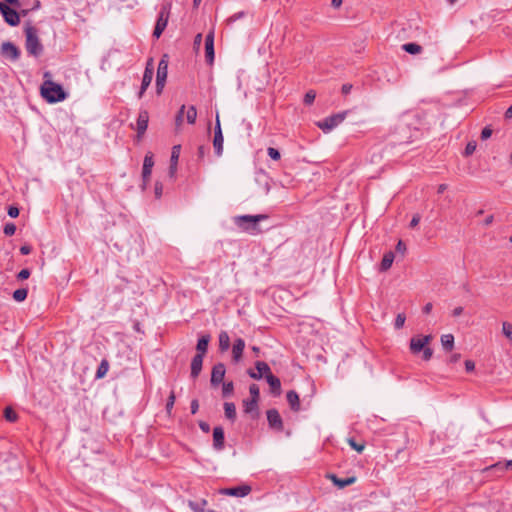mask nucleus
Returning <instances> with one entry per match:
<instances>
[{"label": "nucleus", "instance_id": "nucleus-1", "mask_svg": "<svg viewBox=\"0 0 512 512\" xmlns=\"http://www.w3.org/2000/svg\"><path fill=\"white\" fill-rule=\"evenodd\" d=\"M41 95L48 103H56L65 100L66 93L60 84L52 80H45L41 86Z\"/></svg>", "mask_w": 512, "mask_h": 512}, {"label": "nucleus", "instance_id": "nucleus-2", "mask_svg": "<svg viewBox=\"0 0 512 512\" xmlns=\"http://www.w3.org/2000/svg\"><path fill=\"white\" fill-rule=\"evenodd\" d=\"M432 341L431 335H417L410 339V351L413 354L423 352V359L428 361L432 358L433 350L429 347V343Z\"/></svg>", "mask_w": 512, "mask_h": 512}, {"label": "nucleus", "instance_id": "nucleus-3", "mask_svg": "<svg viewBox=\"0 0 512 512\" xmlns=\"http://www.w3.org/2000/svg\"><path fill=\"white\" fill-rule=\"evenodd\" d=\"M25 36V48L27 53L34 57L40 56L43 52V45L39 40L36 28H34L33 26H26Z\"/></svg>", "mask_w": 512, "mask_h": 512}, {"label": "nucleus", "instance_id": "nucleus-4", "mask_svg": "<svg viewBox=\"0 0 512 512\" xmlns=\"http://www.w3.org/2000/svg\"><path fill=\"white\" fill-rule=\"evenodd\" d=\"M266 215H241L236 216L234 218V222L237 226L242 228L243 230L251 233L256 234L259 232V229L257 228V224L259 221L266 219Z\"/></svg>", "mask_w": 512, "mask_h": 512}, {"label": "nucleus", "instance_id": "nucleus-5", "mask_svg": "<svg viewBox=\"0 0 512 512\" xmlns=\"http://www.w3.org/2000/svg\"><path fill=\"white\" fill-rule=\"evenodd\" d=\"M347 112H340L325 118L322 121L317 122V126L324 132L329 133L338 125H340L346 118Z\"/></svg>", "mask_w": 512, "mask_h": 512}, {"label": "nucleus", "instance_id": "nucleus-6", "mask_svg": "<svg viewBox=\"0 0 512 512\" xmlns=\"http://www.w3.org/2000/svg\"><path fill=\"white\" fill-rule=\"evenodd\" d=\"M165 58H166V56H164L159 61V64H158L157 77H156V85H157L158 93H161V91L165 85L166 78H167L168 61Z\"/></svg>", "mask_w": 512, "mask_h": 512}, {"label": "nucleus", "instance_id": "nucleus-7", "mask_svg": "<svg viewBox=\"0 0 512 512\" xmlns=\"http://www.w3.org/2000/svg\"><path fill=\"white\" fill-rule=\"evenodd\" d=\"M1 55L11 61H17L20 57L19 48L12 42L6 41L1 44Z\"/></svg>", "mask_w": 512, "mask_h": 512}, {"label": "nucleus", "instance_id": "nucleus-8", "mask_svg": "<svg viewBox=\"0 0 512 512\" xmlns=\"http://www.w3.org/2000/svg\"><path fill=\"white\" fill-rule=\"evenodd\" d=\"M0 12L2 13L4 20L11 26H16L20 22L18 13L11 9L8 5L0 2Z\"/></svg>", "mask_w": 512, "mask_h": 512}, {"label": "nucleus", "instance_id": "nucleus-9", "mask_svg": "<svg viewBox=\"0 0 512 512\" xmlns=\"http://www.w3.org/2000/svg\"><path fill=\"white\" fill-rule=\"evenodd\" d=\"M168 20H169V10L166 7H163L158 16V19H157V22H156V25H155V28L153 31L154 37L159 38L161 36L163 31L167 27Z\"/></svg>", "mask_w": 512, "mask_h": 512}, {"label": "nucleus", "instance_id": "nucleus-10", "mask_svg": "<svg viewBox=\"0 0 512 512\" xmlns=\"http://www.w3.org/2000/svg\"><path fill=\"white\" fill-rule=\"evenodd\" d=\"M154 166V159L153 154L151 152H148L143 161V169H142V178H143V188L146 187L148 184L151 174H152V168Z\"/></svg>", "mask_w": 512, "mask_h": 512}, {"label": "nucleus", "instance_id": "nucleus-11", "mask_svg": "<svg viewBox=\"0 0 512 512\" xmlns=\"http://www.w3.org/2000/svg\"><path fill=\"white\" fill-rule=\"evenodd\" d=\"M223 143H224V138H223V134H222L221 126H220L219 116L217 115L213 146L215 149V153L218 156H221L223 153Z\"/></svg>", "mask_w": 512, "mask_h": 512}, {"label": "nucleus", "instance_id": "nucleus-12", "mask_svg": "<svg viewBox=\"0 0 512 512\" xmlns=\"http://www.w3.org/2000/svg\"><path fill=\"white\" fill-rule=\"evenodd\" d=\"M251 491V488L247 485L233 487V488H225L220 490V493L223 495L228 496H235V497H245L247 496Z\"/></svg>", "mask_w": 512, "mask_h": 512}, {"label": "nucleus", "instance_id": "nucleus-13", "mask_svg": "<svg viewBox=\"0 0 512 512\" xmlns=\"http://www.w3.org/2000/svg\"><path fill=\"white\" fill-rule=\"evenodd\" d=\"M255 366H256L257 371H249L248 372L249 376L253 379H261L263 376H265V378H266L267 375H269L271 373L270 367L265 362L258 361V362H256Z\"/></svg>", "mask_w": 512, "mask_h": 512}, {"label": "nucleus", "instance_id": "nucleus-14", "mask_svg": "<svg viewBox=\"0 0 512 512\" xmlns=\"http://www.w3.org/2000/svg\"><path fill=\"white\" fill-rule=\"evenodd\" d=\"M267 420L270 427L275 428L277 430H282L283 424L280 414L277 410L271 409L267 411Z\"/></svg>", "mask_w": 512, "mask_h": 512}, {"label": "nucleus", "instance_id": "nucleus-15", "mask_svg": "<svg viewBox=\"0 0 512 512\" xmlns=\"http://www.w3.org/2000/svg\"><path fill=\"white\" fill-rule=\"evenodd\" d=\"M152 78H153V67H152V64L149 62L146 66V69H145V72L143 75L141 89L139 92V97H142V95L144 94V92L146 91L148 86L150 85Z\"/></svg>", "mask_w": 512, "mask_h": 512}, {"label": "nucleus", "instance_id": "nucleus-16", "mask_svg": "<svg viewBox=\"0 0 512 512\" xmlns=\"http://www.w3.org/2000/svg\"><path fill=\"white\" fill-rule=\"evenodd\" d=\"M225 366L222 363L215 365L212 369L211 383L217 385L221 383L225 376Z\"/></svg>", "mask_w": 512, "mask_h": 512}, {"label": "nucleus", "instance_id": "nucleus-17", "mask_svg": "<svg viewBox=\"0 0 512 512\" xmlns=\"http://www.w3.org/2000/svg\"><path fill=\"white\" fill-rule=\"evenodd\" d=\"M180 152H181L180 145H174L172 147L171 158H170V169H169V173H170L171 177H173L177 171V164H178Z\"/></svg>", "mask_w": 512, "mask_h": 512}, {"label": "nucleus", "instance_id": "nucleus-18", "mask_svg": "<svg viewBox=\"0 0 512 512\" xmlns=\"http://www.w3.org/2000/svg\"><path fill=\"white\" fill-rule=\"evenodd\" d=\"M205 52H206L207 61L209 63H212L214 60V34H213V32H210L206 35Z\"/></svg>", "mask_w": 512, "mask_h": 512}, {"label": "nucleus", "instance_id": "nucleus-19", "mask_svg": "<svg viewBox=\"0 0 512 512\" xmlns=\"http://www.w3.org/2000/svg\"><path fill=\"white\" fill-rule=\"evenodd\" d=\"M149 114L147 111H141L137 118V131L139 136L143 135L148 127Z\"/></svg>", "mask_w": 512, "mask_h": 512}, {"label": "nucleus", "instance_id": "nucleus-20", "mask_svg": "<svg viewBox=\"0 0 512 512\" xmlns=\"http://www.w3.org/2000/svg\"><path fill=\"white\" fill-rule=\"evenodd\" d=\"M244 348H245L244 340L241 338L236 339L234 342L233 348H232L233 359L235 362L240 361V359L242 357V353L244 351Z\"/></svg>", "mask_w": 512, "mask_h": 512}, {"label": "nucleus", "instance_id": "nucleus-21", "mask_svg": "<svg viewBox=\"0 0 512 512\" xmlns=\"http://www.w3.org/2000/svg\"><path fill=\"white\" fill-rule=\"evenodd\" d=\"M213 444L218 450L224 446V431L221 427H215L213 430Z\"/></svg>", "mask_w": 512, "mask_h": 512}, {"label": "nucleus", "instance_id": "nucleus-22", "mask_svg": "<svg viewBox=\"0 0 512 512\" xmlns=\"http://www.w3.org/2000/svg\"><path fill=\"white\" fill-rule=\"evenodd\" d=\"M202 364H203V357H202V354H196L193 359H192V363H191V376L193 378H196L201 369H202Z\"/></svg>", "mask_w": 512, "mask_h": 512}, {"label": "nucleus", "instance_id": "nucleus-23", "mask_svg": "<svg viewBox=\"0 0 512 512\" xmlns=\"http://www.w3.org/2000/svg\"><path fill=\"white\" fill-rule=\"evenodd\" d=\"M328 478L334 483V485H336L339 488H344L346 486H349V485L355 483V481H356L355 477H347L344 479H340L333 474L329 475Z\"/></svg>", "mask_w": 512, "mask_h": 512}, {"label": "nucleus", "instance_id": "nucleus-24", "mask_svg": "<svg viewBox=\"0 0 512 512\" xmlns=\"http://www.w3.org/2000/svg\"><path fill=\"white\" fill-rule=\"evenodd\" d=\"M266 380H267L268 384L270 385L272 392L279 395L281 392L280 380L277 377H275L272 373L267 375Z\"/></svg>", "mask_w": 512, "mask_h": 512}, {"label": "nucleus", "instance_id": "nucleus-25", "mask_svg": "<svg viewBox=\"0 0 512 512\" xmlns=\"http://www.w3.org/2000/svg\"><path fill=\"white\" fill-rule=\"evenodd\" d=\"M287 401L294 411H298L300 409L299 396L295 391H289L287 393Z\"/></svg>", "mask_w": 512, "mask_h": 512}, {"label": "nucleus", "instance_id": "nucleus-26", "mask_svg": "<svg viewBox=\"0 0 512 512\" xmlns=\"http://www.w3.org/2000/svg\"><path fill=\"white\" fill-rule=\"evenodd\" d=\"M393 261H394L393 252L389 251V252L385 253L383 256V259L381 261V266H380L381 270L382 271L388 270L392 266Z\"/></svg>", "mask_w": 512, "mask_h": 512}, {"label": "nucleus", "instance_id": "nucleus-27", "mask_svg": "<svg viewBox=\"0 0 512 512\" xmlns=\"http://www.w3.org/2000/svg\"><path fill=\"white\" fill-rule=\"evenodd\" d=\"M230 347V337L226 331L219 334V348L221 351H226Z\"/></svg>", "mask_w": 512, "mask_h": 512}, {"label": "nucleus", "instance_id": "nucleus-28", "mask_svg": "<svg viewBox=\"0 0 512 512\" xmlns=\"http://www.w3.org/2000/svg\"><path fill=\"white\" fill-rule=\"evenodd\" d=\"M224 411H225L226 418H228L231 421L235 420V418H236V407H235V405L233 403L225 402L224 403Z\"/></svg>", "mask_w": 512, "mask_h": 512}, {"label": "nucleus", "instance_id": "nucleus-29", "mask_svg": "<svg viewBox=\"0 0 512 512\" xmlns=\"http://www.w3.org/2000/svg\"><path fill=\"white\" fill-rule=\"evenodd\" d=\"M441 344L444 349L450 351L454 347V336L452 334H444L441 336Z\"/></svg>", "mask_w": 512, "mask_h": 512}, {"label": "nucleus", "instance_id": "nucleus-30", "mask_svg": "<svg viewBox=\"0 0 512 512\" xmlns=\"http://www.w3.org/2000/svg\"><path fill=\"white\" fill-rule=\"evenodd\" d=\"M184 115L189 124H194L196 122V118H197V110H196L195 106L186 107Z\"/></svg>", "mask_w": 512, "mask_h": 512}, {"label": "nucleus", "instance_id": "nucleus-31", "mask_svg": "<svg viewBox=\"0 0 512 512\" xmlns=\"http://www.w3.org/2000/svg\"><path fill=\"white\" fill-rule=\"evenodd\" d=\"M402 49L409 54H419L422 52V47L417 43H406Z\"/></svg>", "mask_w": 512, "mask_h": 512}, {"label": "nucleus", "instance_id": "nucleus-32", "mask_svg": "<svg viewBox=\"0 0 512 512\" xmlns=\"http://www.w3.org/2000/svg\"><path fill=\"white\" fill-rule=\"evenodd\" d=\"M243 404H244L245 413L257 412L258 400H255V399L244 400Z\"/></svg>", "mask_w": 512, "mask_h": 512}, {"label": "nucleus", "instance_id": "nucleus-33", "mask_svg": "<svg viewBox=\"0 0 512 512\" xmlns=\"http://www.w3.org/2000/svg\"><path fill=\"white\" fill-rule=\"evenodd\" d=\"M208 343H209V337L208 336H203V337H201L198 340L197 351H198V354H202V357L204 356V354L207 351Z\"/></svg>", "mask_w": 512, "mask_h": 512}, {"label": "nucleus", "instance_id": "nucleus-34", "mask_svg": "<svg viewBox=\"0 0 512 512\" xmlns=\"http://www.w3.org/2000/svg\"><path fill=\"white\" fill-rule=\"evenodd\" d=\"M207 505L206 500H202L201 502H194L189 501L188 506L194 511V512H205V506Z\"/></svg>", "mask_w": 512, "mask_h": 512}, {"label": "nucleus", "instance_id": "nucleus-35", "mask_svg": "<svg viewBox=\"0 0 512 512\" xmlns=\"http://www.w3.org/2000/svg\"><path fill=\"white\" fill-rule=\"evenodd\" d=\"M502 333L510 341H512V323L504 321L502 323Z\"/></svg>", "mask_w": 512, "mask_h": 512}, {"label": "nucleus", "instance_id": "nucleus-36", "mask_svg": "<svg viewBox=\"0 0 512 512\" xmlns=\"http://www.w3.org/2000/svg\"><path fill=\"white\" fill-rule=\"evenodd\" d=\"M27 294L28 292L26 289H17L13 293V298L17 302H22L26 299Z\"/></svg>", "mask_w": 512, "mask_h": 512}, {"label": "nucleus", "instance_id": "nucleus-37", "mask_svg": "<svg viewBox=\"0 0 512 512\" xmlns=\"http://www.w3.org/2000/svg\"><path fill=\"white\" fill-rule=\"evenodd\" d=\"M4 416L7 421L14 422L17 420V413L10 407H7L4 411Z\"/></svg>", "mask_w": 512, "mask_h": 512}, {"label": "nucleus", "instance_id": "nucleus-38", "mask_svg": "<svg viewBox=\"0 0 512 512\" xmlns=\"http://www.w3.org/2000/svg\"><path fill=\"white\" fill-rule=\"evenodd\" d=\"M348 443L349 445L351 446V448H353L354 450H356L358 453H361L364 448H365V445L363 443H357L354 439L352 438H349L348 439Z\"/></svg>", "mask_w": 512, "mask_h": 512}, {"label": "nucleus", "instance_id": "nucleus-39", "mask_svg": "<svg viewBox=\"0 0 512 512\" xmlns=\"http://www.w3.org/2000/svg\"><path fill=\"white\" fill-rule=\"evenodd\" d=\"M108 371V363L106 361L101 362L98 370H97V377L102 378L106 375Z\"/></svg>", "mask_w": 512, "mask_h": 512}, {"label": "nucleus", "instance_id": "nucleus-40", "mask_svg": "<svg viewBox=\"0 0 512 512\" xmlns=\"http://www.w3.org/2000/svg\"><path fill=\"white\" fill-rule=\"evenodd\" d=\"M186 110V106L185 105H182L180 110L178 111L177 115H176V119H175V123H176V126L177 128L182 124L183 122V118H184V112Z\"/></svg>", "mask_w": 512, "mask_h": 512}, {"label": "nucleus", "instance_id": "nucleus-41", "mask_svg": "<svg viewBox=\"0 0 512 512\" xmlns=\"http://www.w3.org/2000/svg\"><path fill=\"white\" fill-rule=\"evenodd\" d=\"M405 320H406L405 315L403 313H399L395 319V323H394L395 328L396 329L402 328L405 324Z\"/></svg>", "mask_w": 512, "mask_h": 512}, {"label": "nucleus", "instance_id": "nucleus-42", "mask_svg": "<svg viewBox=\"0 0 512 512\" xmlns=\"http://www.w3.org/2000/svg\"><path fill=\"white\" fill-rule=\"evenodd\" d=\"M316 93L313 90L308 91L304 96V103L310 105L314 102Z\"/></svg>", "mask_w": 512, "mask_h": 512}, {"label": "nucleus", "instance_id": "nucleus-43", "mask_svg": "<svg viewBox=\"0 0 512 512\" xmlns=\"http://www.w3.org/2000/svg\"><path fill=\"white\" fill-rule=\"evenodd\" d=\"M249 392L251 395V399H255V400L259 399V387L256 384L250 385Z\"/></svg>", "mask_w": 512, "mask_h": 512}, {"label": "nucleus", "instance_id": "nucleus-44", "mask_svg": "<svg viewBox=\"0 0 512 512\" xmlns=\"http://www.w3.org/2000/svg\"><path fill=\"white\" fill-rule=\"evenodd\" d=\"M267 153L275 161L279 160L280 157H281L280 152L277 149L273 148V147H269L267 149Z\"/></svg>", "mask_w": 512, "mask_h": 512}, {"label": "nucleus", "instance_id": "nucleus-45", "mask_svg": "<svg viewBox=\"0 0 512 512\" xmlns=\"http://www.w3.org/2000/svg\"><path fill=\"white\" fill-rule=\"evenodd\" d=\"M233 388L234 387H233V383L232 382L224 383L223 386H222L223 395L227 396V395L232 394Z\"/></svg>", "mask_w": 512, "mask_h": 512}, {"label": "nucleus", "instance_id": "nucleus-46", "mask_svg": "<svg viewBox=\"0 0 512 512\" xmlns=\"http://www.w3.org/2000/svg\"><path fill=\"white\" fill-rule=\"evenodd\" d=\"M476 150V142L472 141V142H469L466 147H465V151H464V154L466 156H469L471 154H473Z\"/></svg>", "mask_w": 512, "mask_h": 512}, {"label": "nucleus", "instance_id": "nucleus-47", "mask_svg": "<svg viewBox=\"0 0 512 512\" xmlns=\"http://www.w3.org/2000/svg\"><path fill=\"white\" fill-rule=\"evenodd\" d=\"M16 226L13 223H7L4 227V233L8 236H11L15 233Z\"/></svg>", "mask_w": 512, "mask_h": 512}, {"label": "nucleus", "instance_id": "nucleus-48", "mask_svg": "<svg viewBox=\"0 0 512 512\" xmlns=\"http://www.w3.org/2000/svg\"><path fill=\"white\" fill-rule=\"evenodd\" d=\"M174 402H175V395L173 392H171L170 396H169V399H168V402L166 404V410L168 413L171 412L172 408H173V405H174Z\"/></svg>", "mask_w": 512, "mask_h": 512}, {"label": "nucleus", "instance_id": "nucleus-49", "mask_svg": "<svg viewBox=\"0 0 512 512\" xmlns=\"http://www.w3.org/2000/svg\"><path fill=\"white\" fill-rule=\"evenodd\" d=\"M492 135V130L489 128V127H485L482 132H481V138L483 140H486L488 138H490Z\"/></svg>", "mask_w": 512, "mask_h": 512}, {"label": "nucleus", "instance_id": "nucleus-50", "mask_svg": "<svg viewBox=\"0 0 512 512\" xmlns=\"http://www.w3.org/2000/svg\"><path fill=\"white\" fill-rule=\"evenodd\" d=\"M8 215L12 218H16L19 215V209L15 206H10L8 208Z\"/></svg>", "mask_w": 512, "mask_h": 512}, {"label": "nucleus", "instance_id": "nucleus-51", "mask_svg": "<svg viewBox=\"0 0 512 512\" xmlns=\"http://www.w3.org/2000/svg\"><path fill=\"white\" fill-rule=\"evenodd\" d=\"M29 276H30V271L28 269H22L17 275L18 279H20V280H25V279L29 278Z\"/></svg>", "mask_w": 512, "mask_h": 512}, {"label": "nucleus", "instance_id": "nucleus-52", "mask_svg": "<svg viewBox=\"0 0 512 512\" xmlns=\"http://www.w3.org/2000/svg\"><path fill=\"white\" fill-rule=\"evenodd\" d=\"M162 191H163V186H162V184L157 182V183L155 184V196H156L157 198H160V197H161V195H162Z\"/></svg>", "mask_w": 512, "mask_h": 512}, {"label": "nucleus", "instance_id": "nucleus-53", "mask_svg": "<svg viewBox=\"0 0 512 512\" xmlns=\"http://www.w3.org/2000/svg\"><path fill=\"white\" fill-rule=\"evenodd\" d=\"M463 311H464L463 307H461V306L455 307L452 310V316L459 317L460 315H462Z\"/></svg>", "mask_w": 512, "mask_h": 512}, {"label": "nucleus", "instance_id": "nucleus-54", "mask_svg": "<svg viewBox=\"0 0 512 512\" xmlns=\"http://www.w3.org/2000/svg\"><path fill=\"white\" fill-rule=\"evenodd\" d=\"M420 222V215L415 214L410 222V227L414 228L416 227Z\"/></svg>", "mask_w": 512, "mask_h": 512}, {"label": "nucleus", "instance_id": "nucleus-55", "mask_svg": "<svg viewBox=\"0 0 512 512\" xmlns=\"http://www.w3.org/2000/svg\"><path fill=\"white\" fill-rule=\"evenodd\" d=\"M465 368L468 372H471L475 369V363L471 360L465 361Z\"/></svg>", "mask_w": 512, "mask_h": 512}, {"label": "nucleus", "instance_id": "nucleus-56", "mask_svg": "<svg viewBox=\"0 0 512 512\" xmlns=\"http://www.w3.org/2000/svg\"><path fill=\"white\" fill-rule=\"evenodd\" d=\"M396 250L402 254L406 251V246L401 240L397 243Z\"/></svg>", "mask_w": 512, "mask_h": 512}, {"label": "nucleus", "instance_id": "nucleus-57", "mask_svg": "<svg viewBox=\"0 0 512 512\" xmlns=\"http://www.w3.org/2000/svg\"><path fill=\"white\" fill-rule=\"evenodd\" d=\"M20 252L23 254V255H28L30 252H31V247L28 246V245H24L20 248Z\"/></svg>", "mask_w": 512, "mask_h": 512}, {"label": "nucleus", "instance_id": "nucleus-58", "mask_svg": "<svg viewBox=\"0 0 512 512\" xmlns=\"http://www.w3.org/2000/svg\"><path fill=\"white\" fill-rule=\"evenodd\" d=\"M432 308H433L432 303H427L423 307V312L426 313V314H429L431 312Z\"/></svg>", "mask_w": 512, "mask_h": 512}, {"label": "nucleus", "instance_id": "nucleus-59", "mask_svg": "<svg viewBox=\"0 0 512 512\" xmlns=\"http://www.w3.org/2000/svg\"><path fill=\"white\" fill-rule=\"evenodd\" d=\"M201 42H202V34L199 33L195 36L194 45L198 47L201 44Z\"/></svg>", "mask_w": 512, "mask_h": 512}, {"label": "nucleus", "instance_id": "nucleus-60", "mask_svg": "<svg viewBox=\"0 0 512 512\" xmlns=\"http://www.w3.org/2000/svg\"><path fill=\"white\" fill-rule=\"evenodd\" d=\"M198 410V402L196 400H193L191 403V412L195 414Z\"/></svg>", "mask_w": 512, "mask_h": 512}, {"label": "nucleus", "instance_id": "nucleus-61", "mask_svg": "<svg viewBox=\"0 0 512 512\" xmlns=\"http://www.w3.org/2000/svg\"><path fill=\"white\" fill-rule=\"evenodd\" d=\"M351 88H352V86H351V85H349V84H344V85L342 86V92H343L344 94H348V93L351 91Z\"/></svg>", "mask_w": 512, "mask_h": 512}, {"label": "nucleus", "instance_id": "nucleus-62", "mask_svg": "<svg viewBox=\"0 0 512 512\" xmlns=\"http://www.w3.org/2000/svg\"><path fill=\"white\" fill-rule=\"evenodd\" d=\"M342 0H332L331 1V5L334 7V8H339L341 5H342Z\"/></svg>", "mask_w": 512, "mask_h": 512}, {"label": "nucleus", "instance_id": "nucleus-63", "mask_svg": "<svg viewBox=\"0 0 512 512\" xmlns=\"http://www.w3.org/2000/svg\"><path fill=\"white\" fill-rule=\"evenodd\" d=\"M447 189V185L446 184H440L437 188V192L438 193H443L445 190Z\"/></svg>", "mask_w": 512, "mask_h": 512}, {"label": "nucleus", "instance_id": "nucleus-64", "mask_svg": "<svg viewBox=\"0 0 512 512\" xmlns=\"http://www.w3.org/2000/svg\"><path fill=\"white\" fill-rule=\"evenodd\" d=\"M505 117L508 119L512 118V105L506 110Z\"/></svg>", "mask_w": 512, "mask_h": 512}]
</instances>
